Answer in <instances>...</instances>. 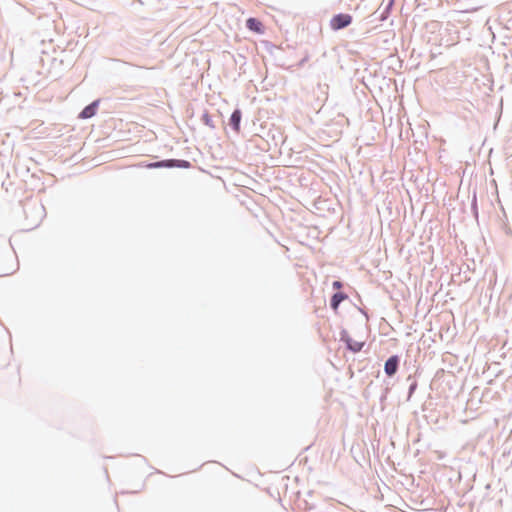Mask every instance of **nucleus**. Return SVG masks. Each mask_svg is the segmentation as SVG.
<instances>
[{"mask_svg":"<svg viewBox=\"0 0 512 512\" xmlns=\"http://www.w3.org/2000/svg\"><path fill=\"white\" fill-rule=\"evenodd\" d=\"M240 121H241V111L235 110L230 117V123L236 132H239V130H240Z\"/></svg>","mask_w":512,"mask_h":512,"instance_id":"0eeeda50","label":"nucleus"},{"mask_svg":"<svg viewBox=\"0 0 512 512\" xmlns=\"http://www.w3.org/2000/svg\"><path fill=\"white\" fill-rule=\"evenodd\" d=\"M399 359L397 356H391L384 366L385 373L388 376H393L397 372Z\"/></svg>","mask_w":512,"mask_h":512,"instance_id":"7ed1b4c3","label":"nucleus"},{"mask_svg":"<svg viewBox=\"0 0 512 512\" xmlns=\"http://www.w3.org/2000/svg\"><path fill=\"white\" fill-rule=\"evenodd\" d=\"M347 298V295L341 292L335 293L331 298V307L337 311L339 304Z\"/></svg>","mask_w":512,"mask_h":512,"instance_id":"423d86ee","label":"nucleus"},{"mask_svg":"<svg viewBox=\"0 0 512 512\" xmlns=\"http://www.w3.org/2000/svg\"><path fill=\"white\" fill-rule=\"evenodd\" d=\"M351 22L352 17L349 14H338L331 19L330 26L333 30H339L347 27Z\"/></svg>","mask_w":512,"mask_h":512,"instance_id":"f03ea898","label":"nucleus"},{"mask_svg":"<svg viewBox=\"0 0 512 512\" xmlns=\"http://www.w3.org/2000/svg\"><path fill=\"white\" fill-rule=\"evenodd\" d=\"M333 288L334 289H340L342 288V283L340 281H334L333 282Z\"/></svg>","mask_w":512,"mask_h":512,"instance_id":"1a4fd4ad","label":"nucleus"},{"mask_svg":"<svg viewBox=\"0 0 512 512\" xmlns=\"http://www.w3.org/2000/svg\"><path fill=\"white\" fill-rule=\"evenodd\" d=\"M145 167L147 168H161V167H179V168H189L190 162L186 160H163L159 162L149 163Z\"/></svg>","mask_w":512,"mask_h":512,"instance_id":"f257e3e1","label":"nucleus"},{"mask_svg":"<svg viewBox=\"0 0 512 512\" xmlns=\"http://www.w3.org/2000/svg\"><path fill=\"white\" fill-rule=\"evenodd\" d=\"M97 105H98V101H95L92 104L86 106L80 113L79 117L82 119H87V118L93 117L96 113Z\"/></svg>","mask_w":512,"mask_h":512,"instance_id":"39448f33","label":"nucleus"},{"mask_svg":"<svg viewBox=\"0 0 512 512\" xmlns=\"http://www.w3.org/2000/svg\"><path fill=\"white\" fill-rule=\"evenodd\" d=\"M246 25L249 30H251L255 33L262 34L264 32L263 24L256 18H249L246 21Z\"/></svg>","mask_w":512,"mask_h":512,"instance_id":"20e7f679","label":"nucleus"},{"mask_svg":"<svg viewBox=\"0 0 512 512\" xmlns=\"http://www.w3.org/2000/svg\"><path fill=\"white\" fill-rule=\"evenodd\" d=\"M348 348L353 352H359L363 347V342L353 341L351 339L347 340Z\"/></svg>","mask_w":512,"mask_h":512,"instance_id":"6e6552de","label":"nucleus"}]
</instances>
